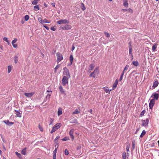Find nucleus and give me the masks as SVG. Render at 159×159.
I'll list each match as a JSON object with an SVG mask.
<instances>
[{
	"instance_id": "1",
	"label": "nucleus",
	"mask_w": 159,
	"mask_h": 159,
	"mask_svg": "<svg viewBox=\"0 0 159 159\" xmlns=\"http://www.w3.org/2000/svg\"><path fill=\"white\" fill-rule=\"evenodd\" d=\"M99 73V69L98 67H96L93 72H92L89 75L90 77H93L95 78L96 76H97Z\"/></svg>"
},
{
	"instance_id": "2",
	"label": "nucleus",
	"mask_w": 159,
	"mask_h": 159,
	"mask_svg": "<svg viewBox=\"0 0 159 159\" xmlns=\"http://www.w3.org/2000/svg\"><path fill=\"white\" fill-rule=\"evenodd\" d=\"M61 125L60 123H57L52 127V129L51 131V133H52L56 130L59 129L61 126Z\"/></svg>"
},
{
	"instance_id": "3",
	"label": "nucleus",
	"mask_w": 159,
	"mask_h": 159,
	"mask_svg": "<svg viewBox=\"0 0 159 159\" xmlns=\"http://www.w3.org/2000/svg\"><path fill=\"white\" fill-rule=\"evenodd\" d=\"M64 71L63 73V76H66L68 78H70V75L68 69L66 67L63 68Z\"/></svg>"
},
{
	"instance_id": "4",
	"label": "nucleus",
	"mask_w": 159,
	"mask_h": 159,
	"mask_svg": "<svg viewBox=\"0 0 159 159\" xmlns=\"http://www.w3.org/2000/svg\"><path fill=\"white\" fill-rule=\"evenodd\" d=\"M69 78H68L66 76H63L62 80V84L63 86H65L66 84H68V79Z\"/></svg>"
},
{
	"instance_id": "5",
	"label": "nucleus",
	"mask_w": 159,
	"mask_h": 159,
	"mask_svg": "<svg viewBox=\"0 0 159 159\" xmlns=\"http://www.w3.org/2000/svg\"><path fill=\"white\" fill-rule=\"evenodd\" d=\"M57 23L58 24H68L69 23V20L66 19H61L57 21Z\"/></svg>"
},
{
	"instance_id": "6",
	"label": "nucleus",
	"mask_w": 159,
	"mask_h": 159,
	"mask_svg": "<svg viewBox=\"0 0 159 159\" xmlns=\"http://www.w3.org/2000/svg\"><path fill=\"white\" fill-rule=\"evenodd\" d=\"M56 56L57 58V63L60 62L63 59L62 55L60 53L57 52V53Z\"/></svg>"
},
{
	"instance_id": "7",
	"label": "nucleus",
	"mask_w": 159,
	"mask_h": 159,
	"mask_svg": "<svg viewBox=\"0 0 159 159\" xmlns=\"http://www.w3.org/2000/svg\"><path fill=\"white\" fill-rule=\"evenodd\" d=\"M142 125L145 127H147L148 124L149 120L147 119L146 120H143Z\"/></svg>"
},
{
	"instance_id": "8",
	"label": "nucleus",
	"mask_w": 159,
	"mask_h": 159,
	"mask_svg": "<svg viewBox=\"0 0 159 159\" xmlns=\"http://www.w3.org/2000/svg\"><path fill=\"white\" fill-rule=\"evenodd\" d=\"M155 104V99H152L150 100V102L149 103V107L150 109H152L154 106Z\"/></svg>"
},
{
	"instance_id": "9",
	"label": "nucleus",
	"mask_w": 159,
	"mask_h": 159,
	"mask_svg": "<svg viewBox=\"0 0 159 159\" xmlns=\"http://www.w3.org/2000/svg\"><path fill=\"white\" fill-rule=\"evenodd\" d=\"M34 92L26 93L24 94L27 98H31L34 94Z\"/></svg>"
},
{
	"instance_id": "10",
	"label": "nucleus",
	"mask_w": 159,
	"mask_h": 159,
	"mask_svg": "<svg viewBox=\"0 0 159 159\" xmlns=\"http://www.w3.org/2000/svg\"><path fill=\"white\" fill-rule=\"evenodd\" d=\"M74 132V129H71L69 132V134L72 140L74 139V136L73 135V133Z\"/></svg>"
},
{
	"instance_id": "11",
	"label": "nucleus",
	"mask_w": 159,
	"mask_h": 159,
	"mask_svg": "<svg viewBox=\"0 0 159 159\" xmlns=\"http://www.w3.org/2000/svg\"><path fill=\"white\" fill-rule=\"evenodd\" d=\"M129 55L131 56V57L132 59L133 58V56L132 54V47L131 45L130 42H129Z\"/></svg>"
},
{
	"instance_id": "12",
	"label": "nucleus",
	"mask_w": 159,
	"mask_h": 159,
	"mask_svg": "<svg viewBox=\"0 0 159 159\" xmlns=\"http://www.w3.org/2000/svg\"><path fill=\"white\" fill-rule=\"evenodd\" d=\"M151 97H152L153 99H155L156 100H157L159 98V95L157 93H153Z\"/></svg>"
},
{
	"instance_id": "13",
	"label": "nucleus",
	"mask_w": 159,
	"mask_h": 159,
	"mask_svg": "<svg viewBox=\"0 0 159 159\" xmlns=\"http://www.w3.org/2000/svg\"><path fill=\"white\" fill-rule=\"evenodd\" d=\"M59 90L61 93L64 94L66 95L64 90L63 89L61 85L59 86Z\"/></svg>"
},
{
	"instance_id": "14",
	"label": "nucleus",
	"mask_w": 159,
	"mask_h": 159,
	"mask_svg": "<svg viewBox=\"0 0 159 159\" xmlns=\"http://www.w3.org/2000/svg\"><path fill=\"white\" fill-rule=\"evenodd\" d=\"M3 122L8 125H11L13 124L14 123L12 122H9L8 120H4Z\"/></svg>"
},
{
	"instance_id": "15",
	"label": "nucleus",
	"mask_w": 159,
	"mask_h": 159,
	"mask_svg": "<svg viewBox=\"0 0 159 159\" xmlns=\"http://www.w3.org/2000/svg\"><path fill=\"white\" fill-rule=\"evenodd\" d=\"M118 80L117 79H116L113 85V88L112 89H114L116 88L118 84Z\"/></svg>"
},
{
	"instance_id": "16",
	"label": "nucleus",
	"mask_w": 159,
	"mask_h": 159,
	"mask_svg": "<svg viewBox=\"0 0 159 159\" xmlns=\"http://www.w3.org/2000/svg\"><path fill=\"white\" fill-rule=\"evenodd\" d=\"M123 1L124 6L126 7H128L129 4L128 3V0H123Z\"/></svg>"
},
{
	"instance_id": "17",
	"label": "nucleus",
	"mask_w": 159,
	"mask_h": 159,
	"mask_svg": "<svg viewBox=\"0 0 159 159\" xmlns=\"http://www.w3.org/2000/svg\"><path fill=\"white\" fill-rule=\"evenodd\" d=\"M62 109L61 107L58 108L57 111V114L58 116H59L62 114Z\"/></svg>"
},
{
	"instance_id": "18",
	"label": "nucleus",
	"mask_w": 159,
	"mask_h": 159,
	"mask_svg": "<svg viewBox=\"0 0 159 159\" xmlns=\"http://www.w3.org/2000/svg\"><path fill=\"white\" fill-rule=\"evenodd\" d=\"M158 84L159 82L157 80L155 81L153 83V85L152 87H153L154 88H155L158 86Z\"/></svg>"
},
{
	"instance_id": "19",
	"label": "nucleus",
	"mask_w": 159,
	"mask_h": 159,
	"mask_svg": "<svg viewBox=\"0 0 159 159\" xmlns=\"http://www.w3.org/2000/svg\"><path fill=\"white\" fill-rule=\"evenodd\" d=\"M95 67V65L93 64H90L89 68V70H93Z\"/></svg>"
},
{
	"instance_id": "20",
	"label": "nucleus",
	"mask_w": 159,
	"mask_h": 159,
	"mask_svg": "<svg viewBox=\"0 0 159 159\" xmlns=\"http://www.w3.org/2000/svg\"><path fill=\"white\" fill-rule=\"evenodd\" d=\"M80 4H81V9L82 10H83V11H84V10H85L86 8H85V7L84 6V4L82 2Z\"/></svg>"
},
{
	"instance_id": "21",
	"label": "nucleus",
	"mask_w": 159,
	"mask_h": 159,
	"mask_svg": "<svg viewBox=\"0 0 159 159\" xmlns=\"http://www.w3.org/2000/svg\"><path fill=\"white\" fill-rule=\"evenodd\" d=\"M51 22L50 21H48L46 19L43 20V23H50Z\"/></svg>"
},
{
	"instance_id": "22",
	"label": "nucleus",
	"mask_w": 159,
	"mask_h": 159,
	"mask_svg": "<svg viewBox=\"0 0 159 159\" xmlns=\"http://www.w3.org/2000/svg\"><path fill=\"white\" fill-rule=\"evenodd\" d=\"M70 122L71 123H77V119H73L72 120H71L70 121Z\"/></svg>"
},
{
	"instance_id": "23",
	"label": "nucleus",
	"mask_w": 159,
	"mask_h": 159,
	"mask_svg": "<svg viewBox=\"0 0 159 159\" xmlns=\"http://www.w3.org/2000/svg\"><path fill=\"white\" fill-rule=\"evenodd\" d=\"M18 57L17 56H15L14 57V61L15 63H17L18 62Z\"/></svg>"
},
{
	"instance_id": "24",
	"label": "nucleus",
	"mask_w": 159,
	"mask_h": 159,
	"mask_svg": "<svg viewBox=\"0 0 159 159\" xmlns=\"http://www.w3.org/2000/svg\"><path fill=\"white\" fill-rule=\"evenodd\" d=\"M73 60V57L72 55H71L70 57V64H72Z\"/></svg>"
},
{
	"instance_id": "25",
	"label": "nucleus",
	"mask_w": 159,
	"mask_h": 159,
	"mask_svg": "<svg viewBox=\"0 0 159 159\" xmlns=\"http://www.w3.org/2000/svg\"><path fill=\"white\" fill-rule=\"evenodd\" d=\"M132 64L136 66L139 65V63L137 61H133L132 62Z\"/></svg>"
},
{
	"instance_id": "26",
	"label": "nucleus",
	"mask_w": 159,
	"mask_h": 159,
	"mask_svg": "<svg viewBox=\"0 0 159 159\" xmlns=\"http://www.w3.org/2000/svg\"><path fill=\"white\" fill-rule=\"evenodd\" d=\"M11 68H12V66H8V71H7L8 73H9L11 72Z\"/></svg>"
},
{
	"instance_id": "27",
	"label": "nucleus",
	"mask_w": 159,
	"mask_h": 159,
	"mask_svg": "<svg viewBox=\"0 0 159 159\" xmlns=\"http://www.w3.org/2000/svg\"><path fill=\"white\" fill-rule=\"evenodd\" d=\"M16 116L18 117H21V113H20L19 111L17 113H16Z\"/></svg>"
},
{
	"instance_id": "28",
	"label": "nucleus",
	"mask_w": 159,
	"mask_h": 159,
	"mask_svg": "<svg viewBox=\"0 0 159 159\" xmlns=\"http://www.w3.org/2000/svg\"><path fill=\"white\" fill-rule=\"evenodd\" d=\"M146 132L145 130H143L140 135V137L142 138L143 136H144L145 135V134H146Z\"/></svg>"
},
{
	"instance_id": "29",
	"label": "nucleus",
	"mask_w": 159,
	"mask_h": 159,
	"mask_svg": "<svg viewBox=\"0 0 159 159\" xmlns=\"http://www.w3.org/2000/svg\"><path fill=\"white\" fill-rule=\"evenodd\" d=\"M136 143L135 141L134 140L132 141V147L133 148V149H134L135 148V145Z\"/></svg>"
},
{
	"instance_id": "30",
	"label": "nucleus",
	"mask_w": 159,
	"mask_h": 159,
	"mask_svg": "<svg viewBox=\"0 0 159 159\" xmlns=\"http://www.w3.org/2000/svg\"><path fill=\"white\" fill-rule=\"evenodd\" d=\"M60 65H57L56 66L54 69V71L55 72H57V69L60 67Z\"/></svg>"
},
{
	"instance_id": "31",
	"label": "nucleus",
	"mask_w": 159,
	"mask_h": 159,
	"mask_svg": "<svg viewBox=\"0 0 159 159\" xmlns=\"http://www.w3.org/2000/svg\"><path fill=\"white\" fill-rule=\"evenodd\" d=\"M157 48V45L156 44L154 45L152 47V51H155Z\"/></svg>"
},
{
	"instance_id": "32",
	"label": "nucleus",
	"mask_w": 159,
	"mask_h": 159,
	"mask_svg": "<svg viewBox=\"0 0 159 159\" xmlns=\"http://www.w3.org/2000/svg\"><path fill=\"white\" fill-rule=\"evenodd\" d=\"M39 0H34L32 2V4L33 5H36L38 2Z\"/></svg>"
},
{
	"instance_id": "33",
	"label": "nucleus",
	"mask_w": 159,
	"mask_h": 159,
	"mask_svg": "<svg viewBox=\"0 0 159 159\" xmlns=\"http://www.w3.org/2000/svg\"><path fill=\"white\" fill-rule=\"evenodd\" d=\"M26 148H25L23 149L21 151V153L24 155L26 154Z\"/></svg>"
},
{
	"instance_id": "34",
	"label": "nucleus",
	"mask_w": 159,
	"mask_h": 159,
	"mask_svg": "<svg viewBox=\"0 0 159 159\" xmlns=\"http://www.w3.org/2000/svg\"><path fill=\"white\" fill-rule=\"evenodd\" d=\"M34 10L35 11H36L37 10H39V8L38 5H36L34 6Z\"/></svg>"
},
{
	"instance_id": "35",
	"label": "nucleus",
	"mask_w": 159,
	"mask_h": 159,
	"mask_svg": "<svg viewBox=\"0 0 159 159\" xmlns=\"http://www.w3.org/2000/svg\"><path fill=\"white\" fill-rule=\"evenodd\" d=\"M145 113V110H143L141 112L140 116H143Z\"/></svg>"
},
{
	"instance_id": "36",
	"label": "nucleus",
	"mask_w": 159,
	"mask_h": 159,
	"mask_svg": "<svg viewBox=\"0 0 159 159\" xmlns=\"http://www.w3.org/2000/svg\"><path fill=\"white\" fill-rule=\"evenodd\" d=\"M80 113V111L78 109H76L73 112V114H78Z\"/></svg>"
},
{
	"instance_id": "37",
	"label": "nucleus",
	"mask_w": 159,
	"mask_h": 159,
	"mask_svg": "<svg viewBox=\"0 0 159 159\" xmlns=\"http://www.w3.org/2000/svg\"><path fill=\"white\" fill-rule=\"evenodd\" d=\"M15 153L16 155H17V156L20 158L21 157V155L19 153L17 152H15Z\"/></svg>"
},
{
	"instance_id": "38",
	"label": "nucleus",
	"mask_w": 159,
	"mask_h": 159,
	"mask_svg": "<svg viewBox=\"0 0 159 159\" xmlns=\"http://www.w3.org/2000/svg\"><path fill=\"white\" fill-rule=\"evenodd\" d=\"M122 157L123 159H125L126 158V153L125 152L123 153Z\"/></svg>"
},
{
	"instance_id": "39",
	"label": "nucleus",
	"mask_w": 159,
	"mask_h": 159,
	"mask_svg": "<svg viewBox=\"0 0 159 159\" xmlns=\"http://www.w3.org/2000/svg\"><path fill=\"white\" fill-rule=\"evenodd\" d=\"M129 67V66H128L127 65H126V66L125 67L123 71V72H124V74L125 71L127 70L128 69Z\"/></svg>"
},
{
	"instance_id": "40",
	"label": "nucleus",
	"mask_w": 159,
	"mask_h": 159,
	"mask_svg": "<svg viewBox=\"0 0 159 159\" xmlns=\"http://www.w3.org/2000/svg\"><path fill=\"white\" fill-rule=\"evenodd\" d=\"M104 90L107 93H109V90L107 88H103Z\"/></svg>"
},
{
	"instance_id": "41",
	"label": "nucleus",
	"mask_w": 159,
	"mask_h": 159,
	"mask_svg": "<svg viewBox=\"0 0 159 159\" xmlns=\"http://www.w3.org/2000/svg\"><path fill=\"white\" fill-rule=\"evenodd\" d=\"M29 16L28 15H26L25 16V21H27L28 20Z\"/></svg>"
},
{
	"instance_id": "42",
	"label": "nucleus",
	"mask_w": 159,
	"mask_h": 159,
	"mask_svg": "<svg viewBox=\"0 0 159 159\" xmlns=\"http://www.w3.org/2000/svg\"><path fill=\"white\" fill-rule=\"evenodd\" d=\"M38 20L41 24H43V20H42L41 18L39 17L38 18Z\"/></svg>"
},
{
	"instance_id": "43",
	"label": "nucleus",
	"mask_w": 159,
	"mask_h": 159,
	"mask_svg": "<svg viewBox=\"0 0 159 159\" xmlns=\"http://www.w3.org/2000/svg\"><path fill=\"white\" fill-rule=\"evenodd\" d=\"M124 75V72H122L119 79L120 81H121L122 80V79H123V76Z\"/></svg>"
},
{
	"instance_id": "44",
	"label": "nucleus",
	"mask_w": 159,
	"mask_h": 159,
	"mask_svg": "<svg viewBox=\"0 0 159 159\" xmlns=\"http://www.w3.org/2000/svg\"><path fill=\"white\" fill-rule=\"evenodd\" d=\"M17 40V39L16 38H15L14 40H13L11 42V43L12 44H14L16 43Z\"/></svg>"
},
{
	"instance_id": "45",
	"label": "nucleus",
	"mask_w": 159,
	"mask_h": 159,
	"mask_svg": "<svg viewBox=\"0 0 159 159\" xmlns=\"http://www.w3.org/2000/svg\"><path fill=\"white\" fill-rule=\"evenodd\" d=\"M53 122V118H50L49 120V125H51Z\"/></svg>"
},
{
	"instance_id": "46",
	"label": "nucleus",
	"mask_w": 159,
	"mask_h": 159,
	"mask_svg": "<svg viewBox=\"0 0 159 159\" xmlns=\"http://www.w3.org/2000/svg\"><path fill=\"white\" fill-rule=\"evenodd\" d=\"M58 146L57 147V148H55L54 151L53 152V155H56V153L57 152V149Z\"/></svg>"
},
{
	"instance_id": "47",
	"label": "nucleus",
	"mask_w": 159,
	"mask_h": 159,
	"mask_svg": "<svg viewBox=\"0 0 159 159\" xmlns=\"http://www.w3.org/2000/svg\"><path fill=\"white\" fill-rule=\"evenodd\" d=\"M64 153H65V154L66 155H68L69 152L67 149H65V150Z\"/></svg>"
},
{
	"instance_id": "48",
	"label": "nucleus",
	"mask_w": 159,
	"mask_h": 159,
	"mask_svg": "<svg viewBox=\"0 0 159 159\" xmlns=\"http://www.w3.org/2000/svg\"><path fill=\"white\" fill-rule=\"evenodd\" d=\"M129 145L128 144L126 147V149L127 152H129Z\"/></svg>"
},
{
	"instance_id": "49",
	"label": "nucleus",
	"mask_w": 159,
	"mask_h": 159,
	"mask_svg": "<svg viewBox=\"0 0 159 159\" xmlns=\"http://www.w3.org/2000/svg\"><path fill=\"white\" fill-rule=\"evenodd\" d=\"M39 128L40 130L41 131H43V128L40 125H39Z\"/></svg>"
},
{
	"instance_id": "50",
	"label": "nucleus",
	"mask_w": 159,
	"mask_h": 159,
	"mask_svg": "<svg viewBox=\"0 0 159 159\" xmlns=\"http://www.w3.org/2000/svg\"><path fill=\"white\" fill-rule=\"evenodd\" d=\"M13 47L15 48H16L17 47V45L16 44H12Z\"/></svg>"
},
{
	"instance_id": "51",
	"label": "nucleus",
	"mask_w": 159,
	"mask_h": 159,
	"mask_svg": "<svg viewBox=\"0 0 159 159\" xmlns=\"http://www.w3.org/2000/svg\"><path fill=\"white\" fill-rule=\"evenodd\" d=\"M3 40L5 41L6 42H7L8 40L7 39V37H4L3 38Z\"/></svg>"
},
{
	"instance_id": "52",
	"label": "nucleus",
	"mask_w": 159,
	"mask_h": 159,
	"mask_svg": "<svg viewBox=\"0 0 159 159\" xmlns=\"http://www.w3.org/2000/svg\"><path fill=\"white\" fill-rule=\"evenodd\" d=\"M43 26L44 27H45L47 30H49V28L46 25H44Z\"/></svg>"
},
{
	"instance_id": "53",
	"label": "nucleus",
	"mask_w": 159,
	"mask_h": 159,
	"mask_svg": "<svg viewBox=\"0 0 159 159\" xmlns=\"http://www.w3.org/2000/svg\"><path fill=\"white\" fill-rule=\"evenodd\" d=\"M50 96H51L50 94H48L46 96V99H49L50 98Z\"/></svg>"
},
{
	"instance_id": "54",
	"label": "nucleus",
	"mask_w": 159,
	"mask_h": 159,
	"mask_svg": "<svg viewBox=\"0 0 159 159\" xmlns=\"http://www.w3.org/2000/svg\"><path fill=\"white\" fill-rule=\"evenodd\" d=\"M105 35H106L107 37H109V34L108 33H107V32H105Z\"/></svg>"
},
{
	"instance_id": "55",
	"label": "nucleus",
	"mask_w": 159,
	"mask_h": 159,
	"mask_svg": "<svg viewBox=\"0 0 159 159\" xmlns=\"http://www.w3.org/2000/svg\"><path fill=\"white\" fill-rule=\"evenodd\" d=\"M70 29V25H68L67 27L65 28V30H69Z\"/></svg>"
},
{
	"instance_id": "56",
	"label": "nucleus",
	"mask_w": 159,
	"mask_h": 159,
	"mask_svg": "<svg viewBox=\"0 0 159 159\" xmlns=\"http://www.w3.org/2000/svg\"><path fill=\"white\" fill-rule=\"evenodd\" d=\"M60 138V136H57L55 138V139H54V141H56L58 139Z\"/></svg>"
},
{
	"instance_id": "57",
	"label": "nucleus",
	"mask_w": 159,
	"mask_h": 159,
	"mask_svg": "<svg viewBox=\"0 0 159 159\" xmlns=\"http://www.w3.org/2000/svg\"><path fill=\"white\" fill-rule=\"evenodd\" d=\"M127 11H129V12H131V13H132L133 12V10L130 9V8H129V9H127Z\"/></svg>"
},
{
	"instance_id": "58",
	"label": "nucleus",
	"mask_w": 159,
	"mask_h": 159,
	"mask_svg": "<svg viewBox=\"0 0 159 159\" xmlns=\"http://www.w3.org/2000/svg\"><path fill=\"white\" fill-rule=\"evenodd\" d=\"M51 29L52 30H53V31H55L56 30V29L55 28H54V27H51Z\"/></svg>"
},
{
	"instance_id": "59",
	"label": "nucleus",
	"mask_w": 159,
	"mask_h": 159,
	"mask_svg": "<svg viewBox=\"0 0 159 159\" xmlns=\"http://www.w3.org/2000/svg\"><path fill=\"white\" fill-rule=\"evenodd\" d=\"M75 48V46L74 45H73L72 47V48H71V51H73L74 50Z\"/></svg>"
},
{
	"instance_id": "60",
	"label": "nucleus",
	"mask_w": 159,
	"mask_h": 159,
	"mask_svg": "<svg viewBox=\"0 0 159 159\" xmlns=\"http://www.w3.org/2000/svg\"><path fill=\"white\" fill-rule=\"evenodd\" d=\"M56 155H53V159H56Z\"/></svg>"
},
{
	"instance_id": "61",
	"label": "nucleus",
	"mask_w": 159,
	"mask_h": 159,
	"mask_svg": "<svg viewBox=\"0 0 159 159\" xmlns=\"http://www.w3.org/2000/svg\"><path fill=\"white\" fill-rule=\"evenodd\" d=\"M92 109H90L88 111L91 114H92Z\"/></svg>"
},
{
	"instance_id": "62",
	"label": "nucleus",
	"mask_w": 159,
	"mask_h": 159,
	"mask_svg": "<svg viewBox=\"0 0 159 159\" xmlns=\"http://www.w3.org/2000/svg\"><path fill=\"white\" fill-rule=\"evenodd\" d=\"M127 9H122L121 11H127Z\"/></svg>"
},
{
	"instance_id": "63",
	"label": "nucleus",
	"mask_w": 159,
	"mask_h": 159,
	"mask_svg": "<svg viewBox=\"0 0 159 159\" xmlns=\"http://www.w3.org/2000/svg\"><path fill=\"white\" fill-rule=\"evenodd\" d=\"M7 43L8 44L10 45V43L8 40L7 41Z\"/></svg>"
},
{
	"instance_id": "64",
	"label": "nucleus",
	"mask_w": 159,
	"mask_h": 159,
	"mask_svg": "<svg viewBox=\"0 0 159 159\" xmlns=\"http://www.w3.org/2000/svg\"><path fill=\"white\" fill-rule=\"evenodd\" d=\"M47 92H52V91H51V90H48L47 91Z\"/></svg>"
}]
</instances>
